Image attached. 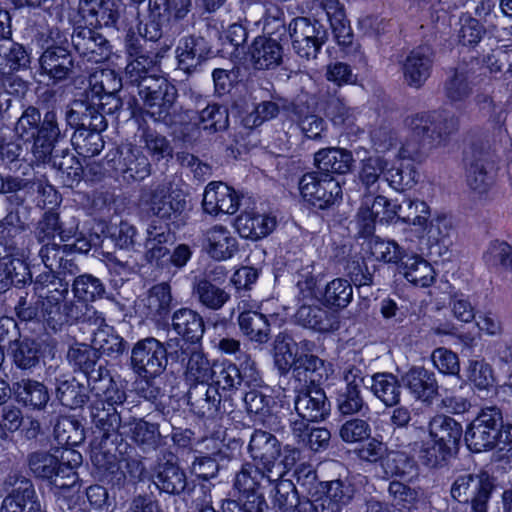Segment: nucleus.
Listing matches in <instances>:
<instances>
[{
    "label": "nucleus",
    "mask_w": 512,
    "mask_h": 512,
    "mask_svg": "<svg viewBox=\"0 0 512 512\" xmlns=\"http://www.w3.org/2000/svg\"><path fill=\"white\" fill-rule=\"evenodd\" d=\"M145 112L155 121L166 119L176 97V88L164 77L145 78L138 90Z\"/></svg>",
    "instance_id": "obj_9"
},
{
    "label": "nucleus",
    "mask_w": 512,
    "mask_h": 512,
    "mask_svg": "<svg viewBox=\"0 0 512 512\" xmlns=\"http://www.w3.org/2000/svg\"><path fill=\"white\" fill-rule=\"evenodd\" d=\"M92 346L95 351L111 358H117L125 350V342L113 327L104 325L99 327L93 336Z\"/></svg>",
    "instance_id": "obj_39"
},
{
    "label": "nucleus",
    "mask_w": 512,
    "mask_h": 512,
    "mask_svg": "<svg viewBox=\"0 0 512 512\" xmlns=\"http://www.w3.org/2000/svg\"><path fill=\"white\" fill-rule=\"evenodd\" d=\"M404 385L418 400L430 401L437 393L438 384L434 373L423 367L411 368L403 377Z\"/></svg>",
    "instance_id": "obj_30"
},
{
    "label": "nucleus",
    "mask_w": 512,
    "mask_h": 512,
    "mask_svg": "<svg viewBox=\"0 0 512 512\" xmlns=\"http://www.w3.org/2000/svg\"><path fill=\"white\" fill-rule=\"evenodd\" d=\"M369 251L375 260L384 263H398L405 258V251L397 242L379 237L369 241Z\"/></svg>",
    "instance_id": "obj_50"
},
{
    "label": "nucleus",
    "mask_w": 512,
    "mask_h": 512,
    "mask_svg": "<svg viewBox=\"0 0 512 512\" xmlns=\"http://www.w3.org/2000/svg\"><path fill=\"white\" fill-rule=\"evenodd\" d=\"M400 273L415 286L429 287L435 281L436 273L432 265L419 255H411L401 262Z\"/></svg>",
    "instance_id": "obj_33"
},
{
    "label": "nucleus",
    "mask_w": 512,
    "mask_h": 512,
    "mask_svg": "<svg viewBox=\"0 0 512 512\" xmlns=\"http://www.w3.org/2000/svg\"><path fill=\"white\" fill-rule=\"evenodd\" d=\"M299 324L317 332H329L338 328L336 314L320 306H301L296 314Z\"/></svg>",
    "instance_id": "obj_32"
},
{
    "label": "nucleus",
    "mask_w": 512,
    "mask_h": 512,
    "mask_svg": "<svg viewBox=\"0 0 512 512\" xmlns=\"http://www.w3.org/2000/svg\"><path fill=\"white\" fill-rule=\"evenodd\" d=\"M104 292V287L99 279L92 275H81L74 280L73 293L78 299V304L94 301Z\"/></svg>",
    "instance_id": "obj_56"
},
{
    "label": "nucleus",
    "mask_w": 512,
    "mask_h": 512,
    "mask_svg": "<svg viewBox=\"0 0 512 512\" xmlns=\"http://www.w3.org/2000/svg\"><path fill=\"white\" fill-rule=\"evenodd\" d=\"M417 172L410 164L387 167L384 180L396 191L411 188L416 183Z\"/></svg>",
    "instance_id": "obj_55"
},
{
    "label": "nucleus",
    "mask_w": 512,
    "mask_h": 512,
    "mask_svg": "<svg viewBox=\"0 0 512 512\" xmlns=\"http://www.w3.org/2000/svg\"><path fill=\"white\" fill-rule=\"evenodd\" d=\"M149 211L160 219H172L180 215L186 201L179 193H170L165 186L158 187L153 193L143 198Z\"/></svg>",
    "instance_id": "obj_23"
},
{
    "label": "nucleus",
    "mask_w": 512,
    "mask_h": 512,
    "mask_svg": "<svg viewBox=\"0 0 512 512\" xmlns=\"http://www.w3.org/2000/svg\"><path fill=\"white\" fill-rule=\"evenodd\" d=\"M56 114L49 111L41 121V114L35 107H28L18 119L15 132L22 139L34 138L32 153L38 162H44L51 155L60 130L56 122Z\"/></svg>",
    "instance_id": "obj_2"
},
{
    "label": "nucleus",
    "mask_w": 512,
    "mask_h": 512,
    "mask_svg": "<svg viewBox=\"0 0 512 512\" xmlns=\"http://www.w3.org/2000/svg\"><path fill=\"white\" fill-rule=\"evenodd\" d=\"M10 350L15 364L22 369H29L38 363V347L34 341H14Z\"/></svg>",
    "instance_id": "obj_61"
},
{
    "label": "nucleus",
    "mask_w": 512,
    "mask_h": 512,
    "mask_svg": "<svg viewBox=\"0 0 512 512\" xmlns=\"http://www.w3.org/2000/svg\"><path fill=\"white\" fill-rule=\"evenodd\" d=\"M404 204L405 207L400 205L398 219L414 227L418 235L431 217L430 207L426 202L418 199H407Z\"/></svg>",
    "instance_id": "obj_41"
},
{
    "label": "nucleus",
    "mask_w": 512,
    "mask_h": 512,
    "mask_svg": "<svg viewBox=\"0 0 512 512\" xmlns=\"http://www.w3.org/2000/svg\"><path fill=\"white\" fill-rule=\"evenodd\" d=\"M90 89L86 95V101L75 102L76 108L85 107L83 115L97 118V114L111 113L119 107V99L116 92L121 88V79L111 69L96 70L89 78ZM77 113H82L76 110Z\"/></svg>",
    "instance_id": "obj_5"
},
{
    "label": "nucleus",
    "mask_w": 512,
    "mask_h": 512,
    "mask_svg": "<svg viewBox=\"0 0 512 512\" xmlns=\"http://www.w3.org/2000/svg\"><path fill=\"white\" fill-rule=\"evenodd\" d=\"M147 234L146 258L150 262L158 263L169 252L165 243L170 239V234L165 227L152 225L148 228Z\"/></svg>",
    "instance_id": "obj_51"
},
{
    "label": "nucleus",
    "mask_w": 512,
    "mask_h": 512,
    "mask_svg": "<svg viewBox=\"0 0 512 512\" xmlns=\"http://www.w3.org/2000/svg\"><path fill=\"white\" fill-rule=\"evenodd\" d=\"M69 291L68 283L52 274L40 275L35 283V292L39 298L41 312L47 325L57 331L71 321L84 315L87 306L73 302L61 303Z\"/></svg>",
    "instance_id": "obj_1"
},
{
    "label": "nucleus",
    "mask_w": 512,
    "mask_h": 512,
    "mask_svg": "<svg viewBox=\"0 0 512 512\" xmlns=\"http://www.w3.org/2000/svg\"><path fill=\"white\" fill-rule=\"evenodd\" d=\"M269 304V301L261 303L260 311L246 310L245 303L238 305V309L243 310L238 317L239 328L251 341L265 343L269 339V322L275 316V313H270Z\"/></svg>",
    "instance_id": "obj_17"
},
{
    "label": "nucleus",
    "mask_w": 512,
    "mask_h": 512,
    "mask_svg": "<svg viewBox=\"0 0 512 512\" xmlns=\"http://www.w3.org/2000/svg\"><path fill=\"white\" fill-rule=\"evenodd\" d=\"M272 471H266L251 462H246L242 465L241 470L236 474L234 487L241 494L240 500L242 507L239 512H263L267 507L265 498L259 490L262 488L263 483H271Z\"/></svg>",
    "instance_id": "obj_7"
},
{
    "label": "nucleus",
    "mask_w": 512,
    "mask_h": 512,
    "mask_svg": "<svg viewBox=\"0 0 512 512\" xmlns=\"http://www.w3.org/2000/svg\"><path fill=\"white\" fill-rule=\"evenodd\" d=\"M173 329L191 342L198 341L204 333L202 318L193 310L182 308L172 318Z\"/></svg>",
    "instance_id": "obj_38"
},
{
    "label": "nucleus",
    "mask_w": 512,
    "mask_h": 512,
    "mask_svg": "<svg viewBox=\"0 0 512 512\" xmlns=\"http://www.w3.org/2000/svg\"><path fill=\"white\" fill-rule=\"evenodd\" d=\"M35 491L28 481H22L3 501L1 512H39Z\"/></svg>",
    "instance_id": "obj_36"
},
{
    "label": "nucleus",
    "mask_w": 512,
    "mask_h": 512,
    "mask_svg": "<svg viewBox=\"0 0 512 512\" xmlns=\"http://www.w3.org/2000/svg\"><path fill=\"white\" fill-rule=\"evenodd\" d=\"M462 426L445 415L433 417L428 425V437L422 441L420 458L430 466L444 461L457 448L462 437Z\"/></svg>",
    "instance_id": "obj_3"
},
{
    "label": "nucleus",
    "mask_w": 512,
    "mask_h": 512,
    "mask_svg": "<svg viewBox=\"0 0 512 512\" xmlns=\"http://www.w3.org/2000/svg\"><path fill=\"white\" fill-rule=\"evenodd\" d=\"M473 71L466 65L458 66L445 85L447 98L452 102L465 100L472 92Z\"/></svg>",
    "instance_id": "obj_40"
},
{
    "label": "nucleus",
    "mask_w": 512,
    "mask_h": 512,
    "mask_svg": "<svg viewBox=\"0 0 512 512\" xmlns=\"http://www.w3.org/2000/svg\"><path fill=\"white\" fill-rule=\"evenodd\" d=\"M17 393L23 403L34 408L44 407L49 400L47 389L37 381L22 380L17 384Z\"/></svg>",
    "instance_id": "obj_54"
},
{
    "label": "nucleus",
    "mask_w": 512,
    "mask_h": 512,
    "mask_svg": "<svg viewBox=\"0 0 512 512\" xmlns=\"http://www.w3.org/2000/svg\"><path fill=\"white\" fill-rule=\"evenodd\" d=\"M73 143L86 156L97 155L104 147L101 134L96 130H87L85 128L78 130L74 134Z\"/></svg>",
    "instance_id": "obj_64"
},
{
    "label": "nucleus",
    "mask_w": 512,
    "mask_h": 512,
    "mask_svg": "<svg viewBox=\"0 0 512 512\" xmlns=\"http://www.w3.org/2000/svg\"><path fill=\"white\" fill-rule=\"evenodd\" d=\"M298 415L310 422L324 419L329 413V404L322 389L317 386L301 390L295 399Z\"/></svg>",
    "instance_id": "obj_24"
},
{
    "label": "nucleus",
    "mask_w": 512,
    "mask_h": 512,
    "mask_svg": "<svg viewBox=\"0 0 512 512\" xmlns=\"http://www.w3.org/2000/svg\"><path fill=\"white\" fill-rule=\"evenodd\" d=\"M41 76H46L53 84L66 80L74 69V61L65 48L49 47L39 59Z\"/></svg>",
    "instance_id": "obj_20"
},
{
    "label": "nucleus",
    "mask_w": 512,
    "mask_h": 512,
    "mask_svg": "<svg viewBox=\"0 0 512 512\" xmlns=\"http://www.w3.org/2000/svg\"><path fill=\"white\" fill-rule=\"evenodd\" d=\"M289 33L294 51L307 59L316 57L326 40L325 29L305 17L294 19L289 24Z\"/></svg>",
    "instance_id": "obj_14"
},
{
    "label": "nucleus",
    "mask_w": 512,
    "mask_h": 512,
    "mask_svg": "<svg viewBox=\"0 0 512 512\" xmlns=\"http://www.w3.org/2000/svg\"><path fill=\"white\" fill-rule=\"evenodd\" d=\"M124 161L123 177L126 180L141 181L150 175V163L138 150L130 149Z\"/></svg>",
    "instance_id": "obj_58"
},
{
    "label": "nucleus",
    "mask_w": 512,
    "mask_h": 512,
    "mask_svg": "<svg viewBox=\"0 0 512 512\" xmlns=\"http://www.w3.org/2000/svg\"><path fill=\"white\" fill-rule=\"evenodd\" d=\"M54 434L59 444L67 446H77L84 439V429L80 422L71 417H61L58 419Z\"/></svg>",
    "instance_id": "obj_49"
},
{
    "label": "nucleus",
    "mask_w": 512,
    "mask_h": 512,
    "mask_svg": "<svg viewBox=\"0 0 512 512\" xmlns=\"http://www.w3.org/2000/svg\"><path fill=\"white\" fill-rule=\"evenodd\" d=\"M241 197L232 187L221 181L210 182L204 190L202 207L211 216L233 215L240 207Z\"/></svg>",
    "instance_id": "obj_16"
},
{
    "label": "nucleus",
    "mask_w": 512,
    "mask_h": 512,
    "mask_svg": "<svg viewBox=\"0 0 512 512\" xmlns=\"http://www.w3.org/2000/svg\"><path fill=\"white\" fill-rule=\"evenodd\" d=\"M248 453L255 464L266 471H274L281 455V443L275 435L264 430H255L249 440Z\"/></svg>",
    "instance_id": "obj_18"
},
{
    "label": "nucleus",
    "mask_w": 512,
    "mask_h": 512,
    "mask_svg": "<svg viewBox=\"0 0 512 512\" xmlns=\"http://www.w3.org/2000/svg\"><path fill=\"white\" fill-rule=\"evenodd\" d=\"M387 166V160L379 155H373L363 160L359 178L368 194L378 192L380 175H384Z\"/></svg>",
    "instance_id": "obj_42"
},
{
    "label": "nucleus",
    "mask_w": 512,
    "mask_h": 512,
    "mask_svg": "<svg viewBox=\"0 0 512 512\" xmlns=\"http://www.w3.org/2000/svg\"><path fill=\"white\" fill-rule=\"evenodd\" d=\"M156 479L159 489L170 494L182 492L187 484L184 471L171 462H166L160 467Z\"/></svg>",
    "instance_id": "obj_43"
},
{
    "label": "nucleus",
    "mask_w": 512,
    "mask_h": 512,
    "mask_svg": "<svg viewBox=\"0 0 512 512\" xmlns=\"http://www.w3.org/2000/svg\"><path fill=\"white\" fill-rule=\"evenodd\" d=\"M94 389L102 390V393L97 392L100 399L93 406L92 418L95 425L108 437L111 432L119 429L120 416L114 406L122 404L126 394L111 378L103 379L102 386Z\"/></svg>",
    "instance_id": "obj_8"
},
{
    "label": "nucleus",
    "mask_w": 512,
    "mask_h": 512,
    "mask_svg": "<svg viewBox=\"0 0 512 512\" xmlns=\"http://www.w3.org/2000/svg\"><path fill=\"white\" fill-rule=\"evenodd\" d=\"M274 505L287 511L296 507L298 498L295 486L291 480L277 477V482L272 494Z\"/></svg>",
    "instance_id": "obj_63"
},
{
    "label": "nucleus",
    "mask_w": 512,
    "mask_h": 512,
    "mask_svg": "<svg viewBox=\"0 0 512 512\" xmlns=\"http://www.w3.org/2000/svg\"><path fill=\"white\" fill-rule=\"evenodd\" d=\"M299 191L305 201L321 209L333 205L342 195L338 180L317 172L305 174L300 179Z\"/></svg>",
    "instance_id": "obj_12"
},
{
    "label": "nucleus",
    "mask_w": 512,
    "mask_h": 512,
    "mask_svg": "<svg viewBox=\"0 0 512 512\" xmlns=\"http://www.w3.org/2000/svg\"><path fill=\"white\" fill-rule=\"evenodd\" d=\"M249 55L256 69L269 70L281 63L283 50L277 40L267 36H258L250 47Z\"/></svg>",
    "instance_id": "obj_26"
},
{
    "label": "nucleus",
    "mask_w": 512,
    "mask_h": 512,
    "mask_svg": "<svg viewBox=\"0 0 512 512\" xmlns=\"http://www.w3.org/2000/svg\"><path fill=\"white\" fill-rule=\"evenodd\" d=\"M30 56L25 48L9 40L0 42V72L10 74L28 68Z\"/></svg>",
    "instance_id": "obj_37"
},
{
    "label": "nucleus",
    "mask_w": 512,
    "mask_h": 512,
    "mask_svg": "<svg viewBox=\"0 0 512 512\" xmlns=\"http://www.w3.org/2000/svg\"><path fill=\"white\" fill-rule=\"evenodd\" d=\"M213 372L214 364L212 365L201 351L195 350L190 353L186 366V377L188 380L208 383L213 378Z\"/></svg>",
    "instance_id": "obj_52"
},
{
    "label": "nucleus",
    "mask_w": 512,
    "mask_h": 512,
    "mask_svg": "<svg viewBox=\"0 0 512 512\" xmlns=\"http://www.w3.org/2000/svg\"><path fill=\"white\" fill-rule=\"evenodd\" d=\"M132 368L139 376L153 378L160 375L167 365L164 345L153 337L139 340L131 352Z\"/></svg>",
    "instance_id": "obj_11"
},
{
    "label": "nucleus",
    "mask_w": 512,
    "mask_h": 512,
    "mask_svg": "<svg viewBox=\"0 0 512 512\" xmlns=\"http://www.w3.org/2000/svg\"><path fill=\"white\" fill-rule=\"evenodd\" d=\"M217 390L224 393L233 392L242 383L240 369L232 363H214L213 378L211 379Z\"/></svg>",
    "instance_id": "obj_46"
},
{
    "label": "nucleus",
    "mask_w": 512,
    "mask_h": 512,
    "mask_svg": "<svg viewBox=\"0 0 512 512\" xmlns=\"http://www.w3.org/2000/svg\"><path fill=\"white\" fill-rule=\"evenodd\" d=\"M274 216L252 211L242 212L235 220V228L242 238L258 240L266 237L276 227Z\"/></svg>",
    "instance_id": "obj_27"
},
{
    "label": "nucleus",
    "mask_w": 512,
    "mask_h": 512,
    "mask_svg": "<svg viewBox=\"0 0 512 512\" xmlns=\"http://www.w3.org/2000/svg\"><path fill=\"white\" fill-rule=\"evenodd\" d=\"M122 434L129 437L143 451L155 450L160 444L161 434L155 423L142 418H132L120 424Z\"/></svg>",
    "instance_id": "obj_25"
},
{
    "label": "nucleus",
    "mask_w": 512,
    "mask_h": 512,
    "mask_svg": "<svg viewBox=\"0 0 512 512\" xmlns=\"http://www.w3.org/2000/svg\"><path fill=\"white\" fill-rule=\"evenodd\" d=\"M493 182L494 174L492 167H487L485 163L480 161L470 166L467 174V184L476 197L482 198L488 194Z\"/></svg>",
    "instance_id": "obj_45"
},
{
    "label": "nucleus",
    "mask_w": 512,
    "mask_h": 512,
    "mask_svg": "<svg viewBox=\"0 0 512 512\" xmlns=\"http://www.w3.org/2000/svg\"><path fill=\"white\" fill-rule=\"evenodd\" d=\"M171 302L170 286L166 283H160L153 286L147 295L141 299L139 308L147 318L160 320L169 312Z\"/></svg>",
    "instance_id": "obj_31"
},
{
    "label": "nucleus",
    "mask_w": 512,
    "mask_h": 512,
    "mask_svg": "<svg viewBox=\"0 0 512 512\" xmlns=\"http://www.w3.org/2000/svg\"><path fill=\"white\" fill-rule=\"evenodd\" d=\"M119 0H80L79 12L90 26H112L119 18Z\"/></svg>",
    "instance_id": "obj_22"
},
{
    "label": "nucleus",
    "mask_w": 512,
    "mask_h": 512,
    "mask_svg": "<svg viewBox=\"0 0 512 512\" xmlns=\"http://www.w3.org/2000/svg\"><path fill=\"white\" fill-rule=\"evenodd\" d=\"M353 298V288L348 280L336 278L328 282L322 294L326 306L345 308Z\"/></svg>",
    "instance_id": "obj_44"
},
{
    "label": "nucleus",
    "mask_w": 512,
    "mask_h": 512,
    "mask_svg": "<svg viewBox=\"0 0 512 512\" xmlns=\"http://www.w3.org/2000/svg\"><path fill=\"white\" fill-rule=\"evenodd\" d=\"M203 249L212 259L226 261L238 251V241L228 227L215 224L204 233Z\"/></svg>",
    "instance_id": "obj_19"
},
{
    "label": "nucleus",
    "mask_w": 512,
    "mask_h": 512,
    "mask_svg": "<svg viewBox=\"0 0 512 512\" xmlns=\"http://www.w3.org/2000/svg\"><path fill=\"white\" fill-rule=\"evenodd\" d=\"M210 53L207 41L202 37H186L179 41L176 56L179 67L185 72L195 70Z\"/></svg>",
    "instance_id": "obj_28"
},
{
    "label": "nucleus",
    "mask_w": 512,
    "mask_h": 512,
    "mask_svg": "<svg viewBox=\"0 0 512 512\" xmlns=\"http://www.w3.org/2000/svg\"><path fill=\"white\" fill-rule=\"evenodd\" d=\"M82 463V455L71 448L56 449L54 453L39 452L31 455L29 466L35 476L52 480L62 488L75 482L77 468Z\"/></svg>",
    "instance_id": "obj_4"
},
{
    "label": "nucleus",
    "mask_w": 512,
    "mask_h": 512,
    "mask_svg": "<svg viewBox=\"0 0 512 512\" xmlns=\"http://www.w3.org/2000/svg\"><path fill=\"white\" fill-rule=\"evenodd\" d=\"M153 15L162 21H176L184 18L190 11V0H153Z\"/></svg>",
    "instance_id": "obj_53"
},
{
    "label": "nucleus",
    "mask_w": 512,
    "mask_h": 512,
    "mask_svg": "<svg viewBox=\"0 0 512 512\" xmlns=\"http://www.w3.org/2000/svg\"><path fill=\"white\" fill-rule=\"evenodd\" d=\"M157 72L156 61L153 57L145 54H139L131 59L125 69L127 78L130 82L138 85V90L145 78L160 77Z\"/></svg>",
    "instance_id": "obj_47"
},
{
    "label": "nucleus",
    "mask_w": 512,
    "mask_h": 512,
    "mask_svg": "<svg viewBox=\"0 0 512 512\" xmlns=\"http://www.w3.org/2000/svg\"><path fill=\"white\" fill-rule=\"evenodd\" d=\"M451 224L444 216H437L429 219L426 226L418 234V238L425 240L428 244L434 245L443 242L449 237Z\"/></svg>",
    "instance_id": "obj_62"
},
{
    "label": "nucleus",
    "mask_w": 512,
    "mask_h": 512,
    "mask_svg": "<svg viewBox=\"0 0 512 512\" xmlns=\"http://www.w3.org/2000/svg\"><path fill=\"white\" fill-rule=\"evenodd\" d=\"M314 162L323 175L345 174L352 167L353 156L350 151L342 148H323L315 153Z\"/></svg>",
    "instance_id": "obj_29"
},
{
    "label": "nucleus",
    "mask_w": 512,
    "mask_h": 512,
    "mask_svg": "<svg viewBox=\"0 0 512 512\" xmlns=\"http://www.w3.org/2000/svg\"><path fill=\"white\" fill-rule=\"evenodd\" d=\"M467 373L469 381L480 391H488L494 386L492 367L483 360H470Z\"/></svg>",
    "instance_id": "obj_60"
},
{
    "label": "nucleus",
    "mask_w": 512,
    "mask_h": 512,
    "mask_svg": "<svg viewBox=\"0 0 512 512\" xmlns=\"http://www.w3.org/2000/svg\"><path fill=\"white\" fill-rule=\"evenodd\" d=\"M492 487L491 478L486 472L477 475L465 474L454 481L451 495L459 502L471 501L475 512H486V504Z\"/></svg>",
    "instance_id": "obj_13"
},
{
    "label": "nucleus",
    "mask_w": 512,
    "mask_h": 512,
    "mask_svg": "<svg viewBox=\"0 0 512 512\" xmlns=\"http://www.w3.org/2000/svg\"><path fill=\"white\" fill-rule=\"evenodd\" d=\"M325 496L323 498V510L327 512H339L341 508L353 499L354 486L349 481L334 480L322 485Z\"/></svg>",
    "instance_id": "obj_34"
},
{
    "label": "nucleus",
    "mask_w": 512,
    "mask_h": 512,
    "mask_svg": "<svg viewBox=\"0 0 512 512\" xmlns=\"http://www.w3.org/2000/svg\"><path fill=\"white\" fill-rule=\"evenodd\" d=\"M501 423L502 415L497 408L483 409L466 430L465 440L468 448L477 453L493 448L498 439Z\"/></svg>",
    "instance_id": "obj_10"
},
{
    "label": "nucleus",
    "mask_w": 512,
    "mask_h": 512,
    "mask_svg": "<svg viewBox=\"0 0 512 512\" xmlns=\"http://www.w3.org/2000/svg\"><path fill=\"white\" fill-rule=\"evenodd\" d=\"M373 195L369 193L363 197L357 214V222L364 235L371 234L376 223H390L399 214L400 205L380 195L373 198Z\"/></svg>",
    "instance_id": "obj_15"
},
{
    "label": "nucleus",
    "mask_w": 512,
    "mask_h": 512,
    "mask_svg": "<svg viewBox=\"0 0 512 512\" xmlns=\"http://www.w3.org/2000/svg\"><path fill=\"white\" fill-rule=\"evenodd\" d=\"M200 302L207 308L218 310L229 299V294L222 288L210 283L207 280H201L195 288Z\"/></svg>",
    "instance_id": "obj_57"
},
{
    "label": "nucleus",
    "mask_w": 512,
    "mask_h": 512,
    "mask_svg": "<svg viewBox=\"0 0 512 512\" xmlns=\"http://www.w3.org/2000/svg\"><path fill=\"white\" fill-rule=\"evenodd\" d=\"M433 65L432 50L428 46H419L407 55L403 64L405 82L414 88L421 87L430 77Z\"/></svg>",
    "instance_id": "obj_21"
},
{
    "label": "nucleus",
    "mask_w": 512,
    "mask_h": 512,
    "mask_svg": "<svg viewBox=\"0 0 512 512\" xmlns=\"http://www.w3.org/2000/svg\"><path fill=\"white\" fill-rule=\"evenodd\" d=\"M370 390L386 407H393L400 401L401 386L391 373H376L371 377Z\"/></svg>",
    "instance_id": "obj_35"
},
{
    "label": "nucleus",
    "mask_w": 512,
    "mask_h": 512,
    "mask_svg": "<svg viewBox=\"0 0 512 512\" xmlns=\"http://www.w3.org/2000/svg\"><path fill=\"white\" fill-rule=\"evenodd\" d=\"M274 360L281 372H287L291 368L296 371L300 348L291 338H278L275 343Z\"/></svg>",
    "instance_id": "obj_48"
},
{
    "label": "nucleus",
    "mask_w": 512,
    "mask_h": 512,
    "mask_svg": "<svg viewBox=\"0 0 512 512\" xmlns=\"http://www.w3.org/2000/svg\"><path fill=\"white\" fill-rule=\"evenodd\" d=\"M406 125L415 139L403 143L399 155L402 158L410 159H416L421 153V136L424 137L429 132H431L429 137H433L434 134L442 136L454 128L453 120L442 111L414 115L406 120Z\"/></svg>",
    "instance_id": "obj_6"
},
{
    "label": "nucleus",
    "mask_w": 512,
    "mask_h": 512,
    "mask_svg": "<svg viewBox=\"0 0 512 512\" xmlns=\"http://www.w3.org/2000/svg\"><path fill=\"white\" fill-rule=\"evenodd\" d=\"M320 280V274L315 273V265L312 261L303 264L296 273V286L299 295L303 299H312L317 297V284Z\"/></svg>",
    "instance_id": "obj_59"
}]
</instances>
